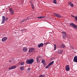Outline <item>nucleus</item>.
I'll return each mask as SVG.
<instances>
[{
  "label": "nucleus",
  "instance_id": "19",
  "mask_svg": "<svg viewBox=\"0 0 77 77\" xmlns=\"http://www.w3.org/2000/svg\"><path fill=\"white\" fill-rule=\"evenodd\" d=\"M20 70H22V71H23V70H24V67H23V66H21L20 67Z\"/></svg>",
  "mask_w": 77,
  "mask_h": 77
},
{
  "label": "nucleus",
  "instance_id": "18",
  "mask_svg": "<svg viewBox=\"0 0 77 77\" xmlns=\"http://www.w3.org/2000/svg\"><path fill=\"white\" fill-rule=\"evenodd\" d=\"M45 16H41L40 17H38V19H41V18H45Z\"/></svg>",
  "mask_w": 77,
  "mask_h": 77
},
{
  "label": "nucleus",
  "instance_id": "30",
  "mask_svg": "<svg viewBox=\"0 0 77 77\" xmlns=\"http://www.w3.org/2000/svg\"><path fill=\"white\" fill-rule=\"evenodd\" d=\"M27 70L28 71H30V68H29Z\"/></svg>",
  "mask_w": 77,
  "mask_h": 77
},
{
  "label": "nucleus",
  "instance_id": "23",
  "mask_svg": "<svg viewBox=\"0 0 77 77\" xmlns=\"http://www.w3.org/2000/svg\"><path fill=\"white\" fill-rule=\"evenodd\" d=\"M54 50H56V44H54Z\"/></svg>",
  "mask_w": 77,
  "mask_h": 77
},
{
  "label": "nucleus",
  "instance_id": "14",
  "mask_svg": "<svg viewBox=\"0 0 77 77\" xmlns=\"http://www.w3.org/2000/svg\"><path fill=\"white\" fill-rule=\"evenodd\" d=\"M29 18L28 17L27 19H24V20L21 21H20V23H23V22H24V21H27V20H29Z\"/></svg>",
  "mask_w": 77,
  "mask_h": 77
},
{
  "label": "nucleus",
  "instance_id": "15",
  "mask_svg": "<svg viewBox=\"0 0 77 77\" xmlns=\"http://www.w3.org/2000/svg\"><path fill=\"white\" fill-rule=\"evenodd\" d=\"M27 48L26 47H24L23 48V51L24 52H26L27 51Z\"/></svg>",
  "mask_w": 77,
  "mask_h": 77
},
{
  "label": "nucleus",
  "instance_id": "25",
  "mask_svg": "<svg viewBox=\"0 0 77 77\" xmlns=\"http://www.w3.org/2000/svg\"><path fill=\"white\" fill-rule=\"evenodd\" d=\"M53 3H54L55 4H56L57 3V2L56 1V0H54L53 1Z\"/></svg>",
  "mask_w": 77,
  "mask_h": 77
},
{
  "label": "nucleus",
  "instance_id": "24",
  "mask_svg": "<svg viewBox=\"0 0 77 77\" xmlns=\"http://www.w3.org/2000/svg\"><path fill=\"white\" fill-rule=\"evenodd\" d=\"M24 64V62H22L20 63V65H21V66H23V65Z\"/></svg>",
  "mask_w": 77,
  "mask_h": 77
},
{
  "label": "nucleus",
  "instance_id": "26",
  "mask_svg": "<svg viewBox=\"0 0 77 77\" xmlns=\"http://www.w3.org/2000/svg\"><path fill=\"white\" fill-rule=\"evenodd\" d=\"M39 77H45V76L43 75H41L39 76Z\"/></svg>",
  "mask_w": 77,
  "mask_h": 77
},
{
  "label": "nucleus",
  "instance_id": "9",
  "mask_svg": "<svg viewBox=\"0 0 77 77\" xmlns=\"http://www.w3.org/2000/svg\"><path fill=\"white\" fill-rule=\"evenodd\" d=\"M43 46H44V44L42 43H41L38 45V48H41V47H42Z\"/></svg>",
  "mask_w": 77,
  "mask_h": 77
},
{
  "label": "nucleus",
  "instance_id": "32",
  "mask_svg": "<svg viewBox=\"0 0 77 77\" xmlns=\"http://www.w3.org/2000/svg\"><path fill=\"white\" fill-rule=\"evenodd\" d=\"M71 48H72V49H74V47H71Z\"/></svg>",
  "mask_w": 77,
  "mask_h": 77
},
{
  "label": "nucleus",
  "instance_id": "12",
  "mask_svg": "<svg viewBox=\"0 0 77 77\" xmlns=\"http://www.w3.org/2000/svg\"><path fill=\"white\" fill-rule=\"evenodd\" d=\"M69 5L71 7H72V8L74 7V4L70 2H69Z\"/></svg>",
  "mask_w": 77,
  "mask_h": 77
},
{
  "label": "nucleus",
  "instance_id": "29",
  "mask_svg": "<svg viewBox=\"0 0 77 77\" xmlns=\"http://www.w3.org/2000/svg\"><path fill=\"white\" fill-rule=\"evenodd\" d=\"M30 3L31 5H33V3H32V2L31 1L30 2Z\"/></svg>",
  "mask_w": 77,
  "mask_h": 77
},
{
  "label": "nucleus",
  "instance_id": "4",
  "mask_svg": "<svg viewBox=\"0 0 77 77\" xmlns=\"http://www.w3.org/2000/svg\"><path fill=\"white\" fill-rule=\"evenodd\" d=\"M9 10L10 12H11V15H14V10H13L12 8H10Z\"/></svg>",
  "mask_w": 77,
  "mask_h": 77
},
{
  "label": "nucleus",
  "instance_id": "3",
  "mask_svg": "<svg viewBox=\"0 0 77 77\" xmlns=\"http://www.w3.org/2000/svg\"><path fill=\"white\" fill-rule=\"evenodd\" d=\"M54 63V61H52L48 65H47L46 67V68H48L51 65Z\"/></svg>",
  "mask_w": 77,
  "mask_h": 77
},
{
  "label": "nucleus",
  "instance_id": "35",
  "mask_svg": "<svg viewBox=\"0 0 77 77\" xmlns=\"http://www.w3.org/2000/svg\"><path fill=\"white\" fill-rule=\"evenodd\" d=\"M11 60H9V62H11Z\"/></svg>",
  "mask_w": 77,
  "mask_h": 77
},
{
  "label": "nucleus",
  "instance_id": "38",
  "mask_svg": "<svg viewBox=\"0 0 77 77\" xmlns=\"http://www.w3.org/2000/svg\"><path fill=\"white\" fill-rule=\"evenodd\" d=\"M22 32H23V30H22Z\"/></svg>",
  "mask_w": 77,
  "mask_h": 77
},
{
  "label": "nucleus",
  "instance_id": "34",
  "mask_svg": "<svg viewBox=\"0 0 77 77\" xmlns=\"http://www.w3.org/2000/svg\"><path fill=\"white\" fill-rule=\"evenodd\" d=\"M8 20V18L6 17V21Z\"/></svg>",
  "mask_w": 77,
  "mask_h": 77
},
{
  "label": "nucleus",
  "instance_id": "27",
  "mask_svg": "<svg viewBox=\"0 0 77 77\" xmlns=\"http://www.w3.org/2000/svg\"><path fill=\"white\" fill-rule=\"evenodd\" d=\"M8 69H9L10 70H11V69H12V66L11 67H10L9 68H8Z\"/></svg>",
  "mask_w": 77,
  "mask_h": 77
},
{
  "label": "nucleus",
  "instance_id": "7",
  "mask_svg": "<svg viewBox=\"0 0 77 77\" xmlns=\"http://www.w3.org/2000/svg\"><path fill=\"white\" fill-rule=\"evenodd\" d=\"M7 39H8V37H5L2 38V42H5L6 41Z\"/></svg>",
  "mask_w": 77,
  "mask_h": 77
},
{
  "label": "nucleus",
  "instance_id": "6",
  "mask_svg": "<svg viewBox=\"0 0 77 77\" xmlns=\"http://www.w3.org/2000/svg\"><path fill=\"white\" fill-rule=\"evenodd\" d=\"M54 15L57 17H58V18H61V16L59 14H57V13H54Z\"/></svg>",
  "mask_w": 77,
  "mask_h": 77
},
{
  "label": "nucleus",
  "instance_id": "2",
  "mask_svg": "<svg viewBox=\"0 0 77 77\" xmlns=\"http://www.w3.org/2000/svg\"><path fill=\"white\" fill-rule=\"evenodd\" d=\"M62 35H63V38L64 39H65L66 38V32H64V31H63L62 32Z\"/></svg>",
  "mask_w": 77,
  "mask_h": 77
},
{
  "label": "nucleus",
  "instance_id": "17",
  "mask_svg": "<svg viewBox=\"0 0 77 77\" xmlns=\"http://www.w3.org/2000/svg\"><path fill=\"white\" fill-rule=\"evenodd\" d=\"M60 48H65V45H62L60 46Z\"/></svg>",
  "mask_w": 77,
  "mask_h": 77
},
{
  "label": "nucleus",
  "instance_id": "21",
  "mask_svg": "<svg viewBox=\"0 0 77 77\" xmlns=\"http://www.w3.org/2000/svg\"><path fill=\"white\" fill-rule=\"evenodd\" d=\"M39 57H36V60L37 61V62H38V61H39Z\"/></svg>",
  "mask_w": 77,
  "mask_h": 77
},
{
  "label": "nucleus",
  "instance_id": "22",
  "mask_svg": "<svg viewBox=\"0 0 77 77\" xmlns=\"http://www.w3.org/2000/svg\"><path fill=\"white\" fill-rule=\"evenodd\" d=\"M62 53H63L62 51H60L58 52L59 54H62Z\"/></svg>",
  "mask_w": 77,
  "mask_h": 77
},
{
  "label": "nucleus",
  "instance_id": "8",
  "mask_svg": "<svg viewBox=\"0 0 77 77\" xmlns=\"http://www.w3.org/2000/svg\"><path fill=\"white\" fill-rule=\"evenodd\" d=\"M69 69H70L69 68V65H66V71H68L69 70Z\"/></svg>",
  "mask_w": 77,
  "mask_h": 77
},
{
  "label": "nucleus",
  "instance_id": "31",
  "mask_svg": "<svg viewBox=\"0 0 77 77\" xmlns=\"http://www.w3.org/2000/svg\"><path fill=\"white\" fill-rule=\"evenodd\" d=\"M75 18L76 21H77V17H75Z\"/></svg>",
  "mask_w": 77,
  "mask_h": 77
},
{
  "label": "nucleus",
  "instance_id": "28",
  "mask_svg": "<svg viewBox=\"0 0 77 77\" xmlns=\"http://www.w3.org/2000/svg\"><path fill=\"white\" fill-rule=\"evenodd\" d=\"M31 6L32 9H34V6H33V5H31Z\"/></svg>",
  "mask_w": 77,
  "mask_h": 77
},
{
  "label": "nucleus",
  "instance_id": "16",
  "mask_svg": "<svg viewBox=\"0 0 77 77\" xmlns=\"http://www.w3.org/2000/svg\"><path fill=\"white\" fill-rule=\"evenodd\" d=\"M42 63H43L44 65H45V60H42Z\"/></svg>",
  "mask_w": 77,
  "mask_h": 77
},
{
  "label": "nucleus",
  "instance_id": "37",
  "mask_svg": "<svg viewBox=\"0 0 77 77\" xmlns=\"http://www.w3.org/2000/svg\"><path fill=\"white\" fill-rule=\"evenodd\" d=\"M32 1H34V0H32Z\"/></svg>",
  "mask_w": 77,
  "mask_h": 77
},
{
  "label": "nucleus",
  "instance_id": "33",
  "mask_svg": "<svg viewBox=\"0 0 77 77\" xmlns=\"http://www.w3.org/2000/svg\"><path fill=\"white\" fill-rule=\"evenodd\" d=\"M72 16L73 17H74V18H75V17H75L74 16L72 15Z\"/></svg>",
  "mask_w": 77,
  "mask_h": 77
},
{
  "label": "nucleus",
  "instance_id": "11",
  "mask_svg": "<svg viewBox=\"0 0 77 77\" xmlns=\"http://www.w3.org/2000/svg\"><path fill=\"white\" fill-rule=\"evenodd\" d=\"M73 61L77 63V56H75L74 57Z\"/></svg>",
  "mask_w": 77,
  "mask_h": 77
},
{
  "label": "nucleus",
  "instance_id": "10",
  "mask_svg": "<svg viewBox=\"0 0 77 77\" xmlns=\"http://www.w3.org/2000/svg\"><path fill=\"white\" fill-rule=\"evenodd\" d=\"M34 51L35 49L34 48H31L29 49V53H30V52H33V51Z\"/></svg>",
  "mask_w": 77,
  "mask_h": 77
},
{
  "label": "nucleus",
  "instance_id": "1",
  "mask_svg": "<svg viewBox=\"0 0 77 77\" xmlns=\"http://www.w3.org/2000/svg\"><path fill=\"white\" fill-rule=\"evenodd\" d=\"M34 62V60L33 59H31L29 60L27 59L26 62L27 64H32Z\"/></svg>",
  "mask_w": 77,
  "mask_h": 77
},
{
  "label": "nucleus",
  "instance_id": "5",
  "mask_svg": "<svg viewBox=\"0 0 77 77\" xmlns=\"http://www.w3.org/2000/svg\"><path fill=\"white\" fill-rule=\"evenodd\" d=\"M70 26H72L74 27V28H75V29H77V25H75V24L74 23H71L70 24Z\"/></svg>",
  "mask_w": 77,
  "mask_h": 77
},
{
  "label": "nucleus",
  "instance_id": "13",
  "mask_svg": "<svg viewBox=\"0 0 77 77\" xmlns=\"http://www.w3.org/2000/svg\"><path fill=\"white\" fill-rule=\"evenodd\" d=\"M5 21V17L4 16H3L2 17V24H3Z\"/></svg>",
  "mask_w": 77,
  "mask_h": 77
},
{
  "label": "nucleus",
  "instance_id": "20",
  "mask_svg": "<svg viewBox=\"0 0 77 77\" xmlns=\"http://www.w3.org/2000/svg\"><path fill=\"white\" fill-rule=\"evenodd\" d=\"M12 67V69H15V68H16V67H17L16 66H11Z\"/></svg>",
  "mask_w": 77,
  "mask_h": 77
},
{
  "label": "nucleus",
  "instance_id": "36",
  "mask_svg": "<svg viewBox=\"0 0 77 77\" xmlns=\"http://www.w3.org/2000/svg\"><path fill=\"white\" fill-rule=\"evenodd\" d=\"M46 45H47V44H48V43H46V44H45Z\"/></svg>",
  "mask_w": 77,
  "mask_h": 77
}]
</instances>
